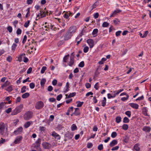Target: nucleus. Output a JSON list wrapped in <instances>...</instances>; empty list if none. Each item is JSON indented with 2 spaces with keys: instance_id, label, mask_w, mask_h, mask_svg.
Masks as SVG:
<instances>
[{
  "instance_id": "obj_1",
  "label": "nucleus",
  "mask_w": 151,
  "mask_h": 151,
  "mask_svg": "<svg viewBox=\"0 0 151 151\" xmlns=\"http://www.w3.org/2000/svg\"><path fill=\"white\" fill-rule=\"evenodd\" d=\"M23 108V105L22 104L20 105L17 106L12 112L11 114L12 115H16L20 112Z\"/></svg>"
},
{
  "instance_id": "obj_2",
  "label": "nucleus",
  "mask_w": 151,
  "mask_h": 151,
  "mask_svg": "<svg viewBox=\"0 0 151 151\" xmlns=\"http://www.w3.org/2000/svg\"><path fill=\"white\" fill-rule=\"evenodd\" d=\"M32 116V113L30 111H28L26 112L24 114L23 117L24 120H29Z\"/></svg>"
},
{
  "instance_id": "obj_3",
  "label": "nucleus",
  "mask_w": 151,
  "mask_h": 151,
  "mask_svg": "<svg viewBox=\"0 0 151 151\" xmlns=\"http://www.w3.org/2000/svg\"><path fill=\"white\" fill-rule=\"evenodd\" d=\"M5 129V124L4 123H0V134L2 135H4V134Z\"/></svg>"
},
{
  "instance_id": "obj_4",
  "label": "nucleus",
  "mask_w": 151,
  "mask_h": 151,
  "mask_svg": "<svg viewBox=\"0 0 151 151\" xmlns=\"http://www.w3.org/2000/svg\"><path fill=\"white\" fill-rule=\"evenodd\" d=\"M44 106L43 103L42 101H39L36 103L35 107L37 109H41Z\"/></svg>"
},
{
  "instance_id": "obj_5",
  "label": "nucleus",
  "mask_w": 151,
  "mask_h": 151,
  "mask_svg": "<svg viewBox=\"0 0 151 151\" xmlns=\"http://www.w3.org/2000/svg\"><path fill=\"white\" fill-rule=\"evenodd\" d=\"M76 26H73L70 27L68 32L72 35L76 32Z\"/></svg>"
},
{
  "instance_id": "obj_6",
  "label": "nucleus",
  "mask_w": 151,
  "mask_h": 151,
  "mask_svg": "<svg viewBox=\"0 0 151 151\" xmlns=\"http://www.w3.org/2000/svg\"><path fill=\"white\" fill-rule=\"evenodd\" d=\"M23 131V128L22 127H19L14 132V134L15 135L20 134Z\"/></svg>"
},
{
  "instance_id": "obj_7",
  "label": "nucleus",
  "mask_w": 151,
  "mask_h": 151,
  "mask_svg": "<svg viewBox=\"0 0 151 151\" xmlns=\"http://www.w3.org/2000/svg\"><path fill=\"white\" fill-rule=\"evenodd\" d=\"M42 145L44 149H49L51 147V145L46 142H44L42 143Z\"/></svg>"
},
{
  "instance_id": "obj_8",
  "label": "nucleus",
  "mask_w": 151,
  "mask_h": 151,
  "mask_svg": "<svg viewBox=\"0 0 151 151\" xmlns=\"http://www.w3.org/2000/svg\"><path fill=\"white\" fill-rule=\"evenodd\" d=\"M52 136L54 137L55 139L57 140H60V136L55 131H53L52 132Z\"/></svg>"
},
{
  "instance_id": "obj_9",
  "label": "nucleus",
  "mask_w": 151,
  "mask_h": 151,
  "mask_svg": "<svg viewBox=\"0 0 151 151\" xmlns=\"http://www.w3.org/2000/svg\"><path fill=\"white\" fill-rule=\"evenodd\" d=\"M41 142V139L40 138H38L34 144V148H37L39 147L40 146Z\"/></svg>"
},
{
  "instance_id": "obj_10",
  "label": "nucleus",
  "mask_w": 151,
  "mask_h": 151,
  "mask_svg": "<svg viewBox=\"0 0 151 151\" xmlns=\"http://www.w3.org/2000/svg\"><path fill=\"white\" fill-rule=\"evenodd\" d=\"M87 43L89 45L90 48H92L94 46V41L92 39H89L87 41Z\"/></svg>"
},
{
  "instance_id": "obj_11",
  "label": "nucleus",
  "mask_w": 151,
  "mask_h": 151,
  "mask_svg": "<svg viewBox=\"0 0 151 151\" xmlns=\"http://www.w3.org/2000/svg\"><path fill=\"white\" fill-rule=\"evenodd\" d=\"M123 89H119L117 91H114L113 92L112 94L114 98L116 96L118 95L121 92L123 91Z\"/></svg>"
},
{
  "instance_id": "obj_12",
  "label": "nucleus",
  "mask_w": 151,
  "mask_h": 151,
  "mask_svg": "<svg viewBox=\"0 0 151 151\" xmlns=\"http://www.w3.org/2000/svg\"><path fill=\"white\" fill-rule=\"evenodd\" d=\"M72 36L71 34L68 31L64 37V40H68L70 39Z\"/></svg>"
},
{
  "instance_id": "obj_13",
  "label": "nucleus",
  "mask_w": 151,
  "mask_h": 151,
  "mask_svg": "<svg viewBox=\"0 0 151 151\" xmlns=\"http://www.w3.org/2000/svg\"><path fill=\"white\" fill-rule=\"evenodd\" d=\"M129 105L132 108L135 109H137L139 107V106L138 104L136 103H130L129 104Z\"/></svg>"
},
{
  "instance_id": "obj_14",
  "label": "nucleus",
  "mask_w": 151,
  "mask_h": 151,
  "mask_svg": "<svg viewBox=\"0 0 151 151\" xmlns=\"http://www.w3.org/2000/svg\"><path fill=\"white\" fill-rule=\"evenodd\" d=\"M23 138L22 136H19L17 137L14 141V143L15 144L19 143Z\"/></svg>"
},
{
  "instance_id": "obj_15",
  "label": "nucleus",
  "mask_w": 151,
  "mask_h": 151,
  "mask_svg": "<svg viewBox=\"0 0 151 151\" xmlns=\"http://www.w3.org/2000/svg\"><path fill=\"white\" fill-rule=\"evenodd\" d=\"M26 56V55L24 53H21L19 54L18 57V60L19 62L22 61L24 56Z\"/></svg>"
},
{
  "instance_id": "obj_16",
  "label": "nucleus",
  "mask_w": 151,
  "mask_h": 151,
  "mask_svg": "<svg viewBox=\"0 0 151 151\" xmlns=\"http://www.w3.org/2000/svg\"><path fill=\"white\" fill-rule=\"evenodd\" d=\"M10 84V83L9 81H7L4 84L1 85V88L2 89H5V88H7Z\"/></svg>"
},
{
  "instance_id": "obj_17",
  "label": "nucleus",
  "mask_w": 151,
  "mask_h": 151,
  "mask_svg": "<svg viewBox=\"0 0 151 151\" xmlns=\"http://www.w3.org/2000/svg\"><path fill=\"white\" fill-rule=\"evenodd\" d=\"M67 63L69 66L72 67L74 63V59L70 58V59L68 60Z\"/></svg>"
},
{
  "instance_id": "obj_18",
  "label": "nucleus",
  "mask_w": 151,
  "mask_h": 151,
  "mask_svg": "<svg viewBox=\"0 0 151 151\" xmlns=\"http://www.w3.org/2000/svg\"><path fill=\"white\" fill-rule=\"evenodd\" d=\"M7 104V102H2L0 103V109H4L6 108L5 105Z\"/></svg>"
},
{
  "instance_id": "obj_19",
  "label": "nucleus",
  "mask_w": 151,
  "mask_h": 151,
  "mask_svg": "<svg viewBox=\"0 0 151 151\" xmlns=\"http://www.w3.org/2000/svg\"><path fill=\"white\" fill-rule=\"evenodd\" d=\"M73 114L75 116H77L80 115L81 113L80 111V109L79 108H76L75 109V110Z\"/></svg>"
},
{
  "instance_id": "obj_20",
  "label": "nucleus",
  "mask_w": 151,
  "mask_h": 151,
  "mask_svg": "<svg viewBox=\"0 0 151 151\" xmlns=\"http://www.w3.org/2000/svg\"><path fill=\"white\" fill-rule=\"evenodd\" d=\"M121 11H122L119 9H117L116 10H115L110 15V17H114L115 15L117 13H120Z\"/></svg>"
},
{
  "instance_id": "obj_21",
  "label": "nucleus",
  "mask_w": 151,
  "mask_h": 151,
  "mask_svg": "<svg viewBox=\"0 0 151 151\" xmlns=\"http://www.w3.org/2000/svg\"><path fill=\"white\" fill-rule=\"evenodd\" d=\"M32 123V122L31 121H27L26 122L24 125V127L25 128H27L30 126Z\"/></svg>"
},
{
  "instance_id": "obj_22",
  "label": "nucleus",
  "mask_w": 151,
  "mask_h": 151,
  "mask_svg": "<svg viewBox=\"0 0 151 151\" xmlns=\"http://www.w3.org/2000/svg\"><path fill=\"white\" fill-rule=\"evenodd\" d=\"M151 128L148 126H144L142 129V130L145 132H150Z\"/></svg>"
},
{
  "instance_id": "obj_23",
  "label": "nucleus",
  "mask_w": 151,
  "mask_h": 151,
  "mask_svg": "<svg viewBox=\"0 0 151 151\" xmlns=\"http://www.w3.org/2000/svg\"><path fill=\"white\" fill-rule=\"evenodd\" d=\"M76 92H74L72 93H70L68 95L67 94H65L66 98L65 99L68 98L70 97H73L76 96Z\"/></svg>"
},
{
  "instance_id": "obj_24",
  "label": "nucleus",
  "mask_w": 151,
  "mask_h": 151,
  "mask_svg": "<svg viewBox=\"0 0 151 151\" xmlns=\"http://www.w3.org/2000/svg\"><path fill=\"white\" fill-rule=\"evenodd\" d=\"M12 86L11 84L7 88H5V90L8 92H10L13 90Z\"/></svg>"
},
{
  "instance_id": "obj_25",
  "label": "nucleus",
  "mask_w": 151,
  "mask_h": 151,
  "mask_svg": "<svg viewBox=\"0 0 151 151\" xmlns=\"http://www.w3.org/2000/svg\"><path fill=\"white\" fill-rule=\"evenodd\" d=\"M69 90V83L68 82L66 83V86L64 88V92L66 93L68 92Z\"/></svg>"
},
{
  "instance_id": "obj_26",
  "label": "nucleus",
  "mask_w": 151,
  "mask_h": 151,
  "mask_svg": "<svg viewBox=\"0 0 151 151\" xmlns=\"http://www.w3.org/2000/svg\"><path fill=\"white\" fill-rule=\"evenodd\" d=\"M117 144V141L116 140H114L112 141L109 144V146L111 147H112Z\"/></svg>"
},
{
  "instance_id": "obj_27",
  "label": "nucleus",
  "mask_w": 151,
  "mask_h": 151,
  "mask_svg": "<svg viewBox=\"0 0 151 151\" xmlns=\"http://www.w3.org/2000/svg\"><path fill=\"white\" fill-rule=\"evenodd\" d=\"M72 13L70 12H66L63 15V17L66 19H68L69 16H71Z\"/></svg>"
},
{
  "instance_id": "obj_28",
  "label": "nucleus",
  "mask_w": 151,
  "mask_h": 151,
  "mask_svg": "<svg viewBox=\"0 0 151 151\" xmlns=\"http://www.w3.org/2000/svg\"><path fill=\"white\" fill-rule=\"evenodd\" d=\"M98 32V30L97 29H95L93 30L92 34L93 35L94 37H95L97 36L96 34H97Z\"/></svg>"
},
{
  "instance_id": "obj_29",
  "label": "nucleus",
  "mask_w": 151,
  "mask_h": 151,
  "mask_svg": "<svg viewBox=\"0 0 151 151\" xmlns=\"http://www.w3.org/2000/svg\"><path fill=\"white\" fill-rule=\"evenodd\" d=\"M70 55L68 54L67 55L65 56L63 58V61L65 63L67 62L68 59L69 58Z\"/></svg>"
},
{
  "instance_id": "obj_30",
  "label": "nucleus",
  "mask_w": 151,
  "mask_h": 151,
  "mask_svg": "<svg viewBox=\"0 0 151 151\" xmlns=\"http://www.w3.org/2000/svg\"><path fill=\"white\" fill-rule=\"evenodd\" d=\"M71 129L72 131H74L77 129V127L75 124H73L71 127Z\"/></svg>"
},
{
  "instance_id": "obj_31",
  "label": "nucleus",
  "mask_w": 151,
  "mask_h": 151,
  "mask_svg": "<svg viewBox=\"0 0 151 151\" xmlns=\"http://www.w3.org/2000/svg\"><path fill=\"white\" fill-rule=\"evenodd\" d=\"M140 148L138 144H135L133 150H136V151H139Z\"/></svg>"
},
{
  "instance_id": "obj_32",
  "label": "nucleus",
  "mask_w": 151,
  "mask_h": 151,
  "mask_svg": "<svg viewBox=\"0 0 151 151\" xmlns=\"http://www.w3.org/2000/svg\"><path fill=\"white\" fill-rule=\"evenodd\" d=\"M40 15L41 16V18H42L45 17L46 14L42 10H40Z\"/></svg>"
},
{
  "instance_id": "obj_33",
  "label": "nucleus",
  "mask_w": 151,
  "mask_h": 151,
  "mask_svg": "<svg viewBox=\"0 0 151 151\" xmlns=\"http://www.w3.org/2000/svg\"><path fill=\"white\" fill-rule=\"evenodd\" d=\"M29 96V93L27 92L23 94L22 96V97L23 99H25L28 97Z\"/></svg>"
},
{
  "instance_id": "obj_34",
  "label": "nucleus",
  "mask_w": 151,
  "mask_h": 151,
  "mask_svg": "<svg viewBox=\"0 0 151 151\" xmlns=\"http://www.w3.org/2000/svg\"><path fill=\"white\" fill-rule=\"evenodd\" d=\"M17 46V45L15 43H14L11 47V50L13 51H14Z\"/></svg>"
},
{
  "instance_id": "obj_35",
  "label": "nucleus",
  "mask_w": 151,
  "mask_h": 151,
  "mask_svg": "<svg viewBox=\"0 0 151 151\" xmlns=\"http://www.w3.org/2000/svg\"><path fill=\"white\" fill-rule=\"evenodd\" d=\"M77 104V106L78 107H80L83 104V102H81L80 101H77L76 102Z\"/></svg>"
},
{
  "instance_id": "obj_36",
  "label": "nucleus",
  "mask_w": 151,
  "mask_h": 151,
  "mask_svg": "<svg viewBox=\"0 0 151 151\" xmlns=\"http://www.w3.org/2000/svg\"><path fill=\"white\" fill-rule=\"evenodd\" d=\"M46 81V80L45 78H42L40 81V85L41 86H43L44 85Z\"/></svg>"
},
{
  "instance_id": "obj_37",
  "label": "nucleus",
  "mask_w": 151,
  "mask_h": 151,
  "mask_svg": "<svg viewBox=\"0 0 151 151\" xmlns=\"http://www.w3.org/2000/svg\"><path fill=\"white\" fill-rule=\"evenodd\" d=\"M128 126L127 124H124L122 126V128L123 130H126L128 128Z\"/></svg>"
},
{
  "instance_id": "obj_38",
  "label": "nucleus",
  "mask_w": 151,
  "mask_h": 151,
  "mask_svg": "<svg viewBox=\"0 0 151 151\" xmlns=\"http://www.w3.org/2000/svg\"><path fill=\"white\" fill-rule=\"evenodd\" d=\"M129 122V120L127 117H125L123 119V122L124 123H128Z\"/></svg>"
},
{
  "instance_id": "obj_39",
  "label": "nucleus",
  "mask_w": 151,
  "mask_h": 151,
  "mask_svg": "<svg viewBox=\"0 0 151 151\" xmlns=\"http://www.w3.org/2000/svg\"><path fill=\"white\" fill-rule=\"evenodd\" d=\"M106 60V59L105 58H103L101 59V60L98 63L99 64H102L104 63V62Z\"/></svg>"
},
{
  "instance_id": "obj_40",
  "label": "nucleus",
  "mask_w": 151,
  "mask_h": 151,
  "mask_svg": "<svg viewBox=\"0 0 151 151\" xmlns=\"http://www.w3.org/2000/svg\"><path fill=\"white\" fill-rule=\"evenodd\" d=\"M109 24L107 22H104L102 24V26L103 27H107L109 26Z\"/></svg>"
},
{
  "instance_id": "obj_41",
  "label": "nucleus",
  "mask_w": 151,
  "mask_h": 151,
  "mask_svg": "<svg viewBox=\"0 0 151 151\" xmlns=\"http://www.w3.org/2000/svg\"><path fill=\"white\" fill-rule=\"evenodd\" d=\"M117 135L116 132H113L111 133V136L112 138H114Z\"/></svg>"
},
{
  "instance_id": "obj_42",
  "label": "nucleus",
  "mask_w": 151,
  "mask_h": 151,
  "mask_svg": "<svg viewBox=\"0 0 151 151\" xmlns=\"http://www.w3.org/2000/svg\"><path fill=\"white\" fill-rule=\"evenodd\" d=\"M121 121V118L120 116H117L116 118V122L117 123H120Z\"/></svg>"
},
{
  "instance_id": "obj_43",
  "label": "nucleus",
  "mask_w": 151,
  "mask_h": 151,
  "mask_svg": "<svg viewBox=\"0 0 151 151\" xmlns=\"http://www.w3.org/2000/svg\"><path fill=\"white\" fill-rule=\"evenodd\" d=\"M131 111H127L125 112V114L129 117H130L131 116Z\"/></svg>"
},
{
  "instance_id": "obj_44",
  "label": "nucleus",
  "mask_w": 151,
  "mask_h": 151,
  "mask_svg": "<svg viewBox=\"0 0 151 151\" xmlns=\"http://www.w3.org/2000/svg\"><path fill=\"white\" fill-rule=\"evenodd\" d=\"M85 30L84 29H83L81 32V33L78 35V37H81L83 35H84V33H86Z\"/></svg>"
},
{
  "instance_id": "obj_45",
  "label": "nucleus",
  "mask_w": 151,
  "mask_h": 151,
  "mask_svg": "<svg viewBox=\"0 0 151 151\" xmlns=\"http://www.w3.org/2000/svg\"><path fill=\"white\" fill-rule=\"evenodd\" d=\"M129 98V95H127V97H123L121 99V100L122 101H125L127 100Z\"/></svg>"
},
{
  "instance_id": "obj_46",
  "label": "nucleus",
  "mask_w": 151,
  "mask_h": 151,
  "mask_svg": "<svg viewBox=\"0 0 151 151\" xmlns=\"http://www.w3.org/2000/svg\"><path fill=\"white\" fill-rule=\"evenodd\" d=\"M30 22V21L29 20H28L24 24V26L26 28L29 25Z\"/></svg>"
},
{
  "instance_id": "obj_47",
  "label": "nucleus",
  "mask_w": 151,
  "mask_h": 151,
  "mask_svg": "<svg viewBox=\"0 0 151 151\" xmlns=\"http://www.w3.org/2000/svg\"><path fill=\"white\" fill-rule=\"evenodd\" d=\"M47 69V67L45 66H43L41 69V73L42 74L44 73Z\"/></svg>"
},
{
  "instance_id": "obj_48",
  "label": "nucleus",
  "mask_w": 151,
  "mask_h": 151,
  "mask_svg": "<svg viewBox=\"0 0 151 151\" xmlns=\"http://www.w3.org/2000/svg\"><path fill=\"white\" fill-rule=\"evenodd\" d=\"M10 97L9 96H8L6 97L5 100L7 101H8V102H7V103L8 104H10L12 102V101L10 100Z\"/></svg>"
},
{
  "instance_id": "obj_49",
  "label": "nucleus",
  "mask_w": 151,
  "mask_h": 151,
  "mask_svg": "<svg viewBox=\"0 0 151 151\" xmlns=\"http://www.w3.org/2000/svg\"><path fill=\"white\" fill-rule=\"evenodd\" d=\"M26 87L25 86H23L21 88V92L23 93L26 92Z\"/></svg>"
},
{
  "instance_id": "obj_50",
  "label": "nucleus",
  "mask_w": 151,
  "mask_h": 151,
  "mask_svg": "<svg viewBox=\"0 0 151 151\" xmlns=\"http://www.w3.org/2000/svg\"><path fill=\"white\" fill-rule=\"evenodd\" d=\"M98 149L99 150H101L103 149V144H101L99 145L98 147Z\"/></svg>"
},
{
  "instance_id": "obj_51",
  "label": "nucleus",
  "mask_w": 151,
  "mask_h": 151,
  "mask_svg": "<svg viewBox=\"0 0 151 151\" xmlns=\"http://www.w3.org/2000/svg\"><path fill=\"white\" fill-rule=\"evenodd\" d=\"M84 65V61H82L79 64L78 66L81 68H83Z\"/></svg>"
},
{
  "instance_id": "obj_52",
  "label": "nucleus",
  "mask_w": 151,
  "mask_h": 151,
  "mask_svg": "<svg viewBox=\"0 0 151 151\" xmlns=\"http://www.w3.org/2000/svg\"><path fill=\"white\" fill-rule=\"evenodd\" d=\"M26 11H27V13L26 15V17H27L28 16H29L30 15V8H28Z\"/></svg>"
},
{
  "instance_id": "obj_53",
  "label": "nucleus",
  "mask_w": 151,
  "mask_h": 151,
  "mask_svg": "<svg viewBox=\"0 0 151 151\" xmlns=\"http://www.w3.org/2000/svg\"><path fill=\"white\" fill-rule=\"evenodd\" d=\"M22 32V31L20 28H18L16 31V33L17 35H20Z\"/></svg>"
},
{
  "instance_id": "obj_54",
  "label": "nucleus",
  "mask_w": 151,
  "mask_h": 151,
  "mask_svg": "<svg viewBox=\"0 0 151 151\" xmlns=\"http://www.w3.org/2000/svg\"><path fill=\"white\" fill-rule=\"evenodd\" d=\"M101 69L99 68V67L97 68L96 71L95 72V74L98 75L100 73Z\"/></svg>"
},
{
  "instance_id": "obj_55",
  "label": "nucleus",
  "mask_w": 151,
  "mask_h": 151,
  "mask_svg": "<svg viewBox=\"0 0 151 151\" xmlns=\"http://www.w3.org/2000/svg\"><path fill=\"white\" fill-rule=\"evenodd\" d=\"M94 88L96 90H98L99 88V83L98 82L96 83L94 86Z\"/></svg>"
},
{
  "instance_id": "obj_56",
  "label": "nucleus",
  "mask_w": 151,
  "mask_h": 151,
  "mask_svg": "<svg viewBox=\"0 0 151 151\" xmlns=\"http://www.w3.org/2000/svg\"><path fill=\"white\" fill-rule=\"evenodd\" d=\"M29 86L31 89H33L35 87V84L33 83H31L29 84Z\"/></svg>"
},
{
  "instance_id": "obj_57",
  "label": "nucleus",
  "mask_w": 151,
  "mask_h": 151,
  "mask_svg": "<svg viewBox=\"0 0 151 151\" xmlns=\"http://www.w3.org/2000/svg\"><path fill=\"white\" fill-rule=\"evenodd\" d=\"M1 139L0 140V144H4L6 142V140L5 139H3L2 138H1Z\"/></svg>"
},
{
  "instance_id": "obj_58",
  "label": "nucleus",
  "mask_w": 151,
  "mask_h": 151,
  "mask_svg": "<svg viewBox=\"0 0 151 151\" xmlns=\"http://www.w3.org/2000/svg\"><path fill=\"white\" fill-rule=\"evenodd\" d=\"M27 40V36L26 35H25L24 36L23 39V41L22 42V43L23 44H24L25 43V42H26Z\"/></svg>"
},
{
  "instance_id": "obj_59",
  "label": "nucleus",
  "mask_w": 151,
  "mask_h": 151,
  "mask_svg": "<svg viewBox=\"0 0 151 151\" xmlns=\"http://www.w3.org/2000/svg\"><path fill=\"white\" fill-rule=\"evenodd\" d=\"M62 97V95L61 94H60L58 95L57 97V99L58 101H59L60 100Z\"/></svg>"
},
{
  "instance_id": "obj_60",
  "label": "nucleus",
  "mask_w": 151,
  "mask_h": 151,
  "mask_svg": "<svg viewBox=\"0 0 151 151\" xmlns=\"http://www.w3.org/2000/svg\"><path fill=\"white\" fill-rule=\"evenodd\" d=\"M89 49V48L88 46H86L83 49V52L85 53H86L87 52Z\"/></svg>"
},
{
  "instance_id": "obj_61",
  "label": "nucleus",
  "mask_w": 151,
  "mask_h": 151,
  "mask_svg": "<svg viewBox=\"0 0 151 151\" xmlns=\"http://www.w3.org/2000/svg\"><path fill=\"white\" fill-rule=\"evenodd\" d=\"M98 5V4L97 2H96L95 3L92 5V8L91 9V11L93 9L96 8L97 6Z\"/></svg>"
},
{
  "instance_id": "obj_62",
  "label": "nucleus",
  "mask_w": 151,
  "mask_h": 151,
  "mask_svg": "<svg viewBox=\"0 0 151 151\" xmlns=\"http://www.w3.org/2000/svg\"><path fill=\"white\" fill-rule=\"evenodd\" d=\"M7 29V30L10 33H11L12 32V27L10 26L8 27Z\"/></svg>"
},
{
  "instance_id": "obj_63",
  "label": "nucleus",
  "mask_w": 151,
  "mask_h": 151,
  "mask_svg": "<svg viewBox=\"0 0 151 151\" xmlns=\"http://www.w3.org/2000/svg\"><path fill=\"white\" fill-rule=\"evenodd\" d=\"M107 97L109 99L114 98L113 95L112 94H111L110 93H109L107 94Z\"/></svg>"
},
{
  "instance_id": "obj_64",
  "label": "nucleus",
  "mask_w": 151,
  "mask_h": 151,
  "mask_svg": "<svg viewBox=\"0 0 151 151\" xmlns=\"http://www.w3.org/2000/svg\"><path fill=\"white\" fill-rule=\"evenodd\" d=\"M12 60V58L10 56H9L6 59V60L7 61L10 62H11Z\"/></svg>"
}]
</instances>
